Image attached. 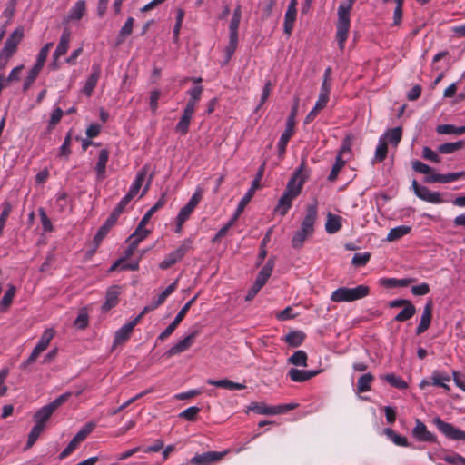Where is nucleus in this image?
<instances>
[{"label": "nucleus", "mask_w": 465, "mask_h": 465, "mask_svg": "<svg viewBox=\"0 0 465 465\" xmlns=\"http://www.w3.org/2000/svg\"><path fill=\"white\" fill-rule=\"evenodd\" d=\"M355 0L341 2L338 7V22L336 25V39L341 51H343L351 27L350 14Z\"/></svg>", "instance_id": "nucleus-1"}, {"label": "nucleus", "mask_w": 465, "mask_h": 465, "mask_svg": "<svg viewBox=\"0 0 465 465\" xmlns=\"http://www.w3.org/2000/svg\"><path fill=\"white\" fill-rule=\"evenodd\" d=\"M54 409H39L33 416L35 426L28 434V439L25 450L31 449L36 442L42 432L45 430L46 423L53 415Z\"/></svg>", "instance_id": "nucleus-2"}, {"label": "nucleus", "mask_w": 465, "mask_h": 465, "mask_svg": "<svg viewBox=\"0 0 465 465\" xmlns=\"http://www.w3.org/2000/svg\"><path fill=\"white\" fill-rule=\"evenodd\" d=\"M370 293L367 285H358L355 288L340 287L332 292L331 300L334 302H351L365 298Z\"/></svg>", "instance_id": "nucleus-3"}, {"label": "nucleus", "mask_w": 465, "mask_h": 465, "mask_svg": "<svg viewBox=\"0 0 465 465\" xmlns=\"http://www.w3.org/2000/svg\"><path fill=\"white\" fill-rule=\"evenodd\" d=\"M193 241L191 239H184L181 242L179 246L172 252L168 253L165 258L160 262L159 268L167 270L173 265L182 261L185 254L192 249Z\"/></svg>", "instance_id": "nucleus-4"}, {"label": "nucleus", "mask_w": 465, "mask_h": 465, "mask_svg": "<svg viewBox=\"0 0 465 465\" xmlns=\"http://www.w3.org/2000/svg\"><path fill=\"white\" fill-rule=\"evenodd\" d=\"M96 427V422L89 421L84 425V427L76 433V435L68 443L66 448L60 453L59 458L64 460L71 455L78 446L88 437V435Z\"/></svg>", "instance_id": "nucleus-5"}, {"label": "nucleus", "mask_w": 465, "mask_h": 465, "mask_svg": "<svg viewBox=\"0 0 465 465\" xmlns=\"http://www.w3.org/2000/svg\"><path fill=\"white\" fill-rule=\"evenodd\" d=\"M298 105H299V99L296 98L295 104H294V105L292 109V112L288 117L286 129L281 135L280 140L277 144L279 156H282L285 154L287 144L294 133V131H293L294 117L296 116V114H297Z\"/></svg>", "instance_id": "nucleus-6"}, {"label": "nucleus", "mask_w": 465, "mask_h": 465, "mask_svg": "<svg viewBox=\"0 0 465 465\" xmlns=\"http://www.w3.org/2000/svg\"><path fill=\"white\" fill-rule=\"evenodd\" d=\"M305 163H302L301 166L294 172L292 178L289 180L284 192L292 194V197H297L306 182L307 175L303 173Z\"/></svg>", "instance_id": "nucleus-7"}, {"label": "nucleus", "mask_w": 465, "mask_h": 465, "mask_svg": "<svg viewBox=\"0 0 465 465\" xmlns=\"http://www.w3.org/2000/svg\"><path fill=\"white\" fill-rule=\"evenodd\" d=\"M433 424L449 440H465V431L454 427L452 424L443 421L440 418L433 419Z\"/></svg>", "instance_id": "nucleus-8"}, {"label": "nucleus", "mask_w": 465, "mask_h": 465, "mask_svg": "<svg viewBox=\"0 0 465 465\" xmlns=\"http://www.w3.org/2000/svg\"><path fill=\"white\" fill-rule=\"evenodd\" d=\"M411 187L415 195L422 201L433 204H439L444 202L440 193L431 192L426 186L420 185L416 180L412 181Z\"/></svg>", "instance_id": "nucleus-9"}, {"label": "nucleus", "mask_w": 465, "mask_h": 465, "mask_svg": "<svg viewBox=\"0 0 465 465\" xmlns=\"http://www.w3.org/2000/svg\"><path fill=\"white\" fill-rule=\"evenodd\" d=\"M203 196V190L201 187H197L193 194L192 195L189 202L180 210L176 218L186 222L194 209L197 207Z\"/></svg>", "instance_id": "nucleus-10"}, {"label": "nucleus", "mask_w": 465, "mask_h": 465, "mask_svg": "<svg viewBox=\"0 0 465 465\" xmlns=\"http://www.w3.org/2000/svg\"><path fill=\"white\" fill-rule=\"evenodd\" d=\"M318 218L317 203L309 204L306 206L305 216L303 217L301 228L302 231L307 232L309 234L314 233V224Z\"/></svg>", "instance_id": "nucleus-11"}, {"label": "nucleus", "mask_w": 465, "mask_h": 465, "mask_svg": "<svg viewBox=\"0 0 465 465\" xmlns=\"http://www.w3.org/2000/svg\"><path fill=\"white\" fill-rule=\"evenodd\" d=\"M226 453V451H207L196 454L192 458L191 463L194 465H211L221 460Z\"/></svg>", "instance_id": "nucleus-12"}, {"label": "nucleus", "mask_w": 465, "mask_h": 465, "mask_svg": "<svg viewBox=\"0 0 465 465\" xmlns=\"http://www.w3.org/2000/svg\"><path fill=\"white\" fill-rule=\"evenodd\" d=\"M198 333H199L198 331H194L191 332L185 338H183L182 341H180L178 343H176L172 348H170L165 352V355L167 357H173L174 355H177L179 353H182V352L187 351L193 344Z\"/></svg>", "instance_id": "nucleus-13"}, {"label": "nucleus", "mask_w": 465, "mask_h": 465, "mask_svg": "<svg viewBox=\"0 0 465 465\" xmlns=\"http://www.w3.org/2000/svg\"><path fill=\"white\" fill-rule=\"evenodd\" d=\"M412 436L421 442L435 443L437 442V437L431 433L427 426L420 420H416V425L412 430Z\"/></svg>", "instance_id": "nucleus-14"}, {"label": "nucleus", "mask_w": 465, "mask_h": 465, "mask_svg": "<svg viewBox=\"0 0 465 465\" xmlns=\"http://www.w3.org/2000/svg\"><path fill=\"white\" fill-rule=\"evenodd\" d=\"M24 37V30L21 27L15 28L13 33L6 39L4 47L1 51L14 55L17 50V46Z\"/></svg>", "instance_id": "nucleus-15"}, {"label": "nucleus", "mask_w": 465, "mask_h": 465, "mask_svg": "<svg viewBox=\"0 0 465 465\" xmlns=\"http://www.w3.org/2000/svg\"><path fill=\"white\" fill-rule=\"evenodd\" d=\"M71 40V32L69 29H64L61 35L59 43L56 46L55 51L54 52L53 57H54V63L52 64V66L56 69V60H58L61 56L66 54L69 48V43Z\"/></svg>", "instance_id": "nucleus-16"}, {"label": "nucleus", "mask_w": 465, "mask_h": 465, "mask_svg": "<svg viewBox=\"0 0 465 465\" xmlns=\"http://www.w3.org/2000/svg\"><path fill=\"white\" fill-rule=\"evenodd\" d=\"M121 294V287L113 285L107 289L105 295V302L103 303L101 310L103 312H107L112 308L115 307L119 302V295Z\"/></svg>", "instance_id": "nucleus-17"}, {"label": "nucleus", "mask_w": 465, "mask_h": 465, "mask_svg": "<svg viewBox=\"0 0 465 465\" xmlns=\"http://www.w3.org/2000/svg\"><path fill=\"white\" fill-rule=\"evenodd\" d=\"M432 309L433 303L431 301L426 302L423 312L420 318V322L416 328V334L420 335L424 333L430 326L431 319H432Z\"/></svg>", "instance_id": "nucleus-18"}, {"label": "nucleus", "mask_w": 465, "mask_h": 465, "mask_svg": "<svg viewBox=\"0 0 465 465\" xmlns=\"http://www.w3.org/2000/svg\"><path fill=\"white\" fill-rule=\"evenodd\" d=\"M465 176L464 172H458V173H450L446 174H432L430 176H426L424 178V182L427 183H448L455 182L462 177Z\"/></svg>", "instance_id": "nucleus-19"}, {"label": "nucleus", "mask_w": 465, "mask_h": 465, "mask_svg": "<svg viewBox=\"0 0 465 465\" xmlns=\"http://www.w3.org/2000/svg\"><path fill=\"white\" fill-rule=\"evenodd\" d=\"M109 154L110 153L107 149H102L98 153L97 163L94 166L98 181H103L106 178V165L109 160Z\"/></svg>", "instance_id": "nucleus-20"}, {"label": "nucleus", "mask_w": 465, "mask_h": 465, "mask_svg": "<svg viewBox=\"0 0 465 465\" xmlns=\"http://www.w3.org/2000/svg\"><path fill=\"white\" fill-rule=\"evenodd\" d=\"M319 372L320 371H304L296 368H291L287 372V376L293 382H304L315 377Z\"/></svg>", "instance_id": "nucleus-21"}, {"label": "nucleus", "mask_w": 465, "mask_h": 465, "mask_svg": "<svg viewBox=\"0 0 465 465\" xmlns=\"http://www.w3.org/2000/svg\"><path fill=\"white\" fill-rule=\"evenodd\" d=\"M92 69L93 73L87 78L82 90L83 93L88 97L92 95L93 91L95 88L101 75V66L99 64H94Z\"/></svg>", "instance_id": "nucleus-22"}, {"label": "nucleus", "mask_w": 465, "mask_h": 465, "mask_svg": "<svg viewBox=\"0 0 465 465\" xmlns=\"http://www.w3.org/2000/svg\"><path fill=\"white\" fill-rule=\"evenodd\" d=\"M263 166H261L255 179L252 183L251 188L247 191V193L244 194V196L241 199L239 202L240 203V210L244 209L246 205L249 203L251 199L252 198L254 192L260 187V181L263 175Z\"/></svg>", "instance_id": "nucleus-23"}, {"label": "nucleus", "mask_w": 465, "mask_h": 465, "mask_svg": "<svg viewBox=\"0 0 465 465\" xmlns=\"http://www.w3.org/2000/svg\"><path fill=\"white\" fill-rule=\"evenodd\" d=\"M136 325H137V320H133V321L127 322L126 324H124L123 327H121L115 332L114 340V345H118V344H121V343L126 341L130 338V336Z\"/></svg>", "instance_id": "nucleus-24"}, {"label": "nucleus", "mask_w": 465, "mask_h": 465, "mask_svg": "<svg viewBox=\"0 0 465 465\" xmlns=\"http://www.w3.org/2000/svg\"><path fill=\"white\" fill-rule=\"evenodd\" d=\"M118 217L114 214L111 213L105 223L100 227L98 232H96L94 242L95 245H99L100 242L104 240V238L107 235L111 228L115 224Z\"/></svg>", "instance_id": "nucleus-25"}, {"label": "nucleus", "mask_w": 465, "mask_h": 465, "mask_svg": "<svg viewBox=\"0 0 465 465\" xmlns=\"http://www.w3.org/2000/svg\"><path fill=\"white\" fill-rule=\"evenodd\" d=\"M306 338V334L302 331H292L288 332L282 341L286 342L291 347H299L302 344Z\"/></svg>", "instance_id": "nucleus-26"}, {"label": "nucleus", "mask_w": 465, "mask_h": 465, "mask_svg": "<svg viewBox=\"0 0 465 465\" xmlns=\"http://www.w3.org/2000/svg\"><path fill=\"white\" fill-rule=\"evenodd\" d=\"M342 226V217L329 213L325 223V230L328 233L333 234L341 230Z\"/></svg>", "instance_id": "nucleus-27"}, {"label": "nucleus", "mask_w": 465, "mask_h": 465, "mask_svg": "<svg viewBox=\"0 0 465 465\" xmlns=\"http://www.w3.org/2000/svg\"><path fill=\"white\" fill-rule=\"evenodd\" d=\"M273 267H274L273 260L269 259L267 261V262L265 263V265L259 272L254 282L259 284L260 286L263 287L265 285V283L267 282L268 279L271 277Z\"/></svg>", "instance_id": "nucleus-28"}, {"label": "nucleus", "mask_w": 465, "mask_h": 465, "mask_svg": "<svg viewBox=\"0 0 465 465\" xmlns=\"http://www.w3.org/2000/svg\"><path fill=\"white\" fill-rule=\"evenodd\" d=\"M207 383L209 385H213L218 388H223L228 391H239L245 388V386L242 383L234 382L228 379H222L218 381L208 380Z\"/></svg>", "instance_id": "nucleus-29"}, {"label": "nucleus", "mask_w": 465, "mask_h": 465, "mask_svg": "<svg viewBox=\"0 0 465 465\" xmlns=\"http://www.w3.org/2000/svg\"><path fill=\"white\" fill-rule=\"evenodd\" d=\"M147 173H148L147 166H143L136 174V177H135L133 184L131 185L129 192L127 193L133 198L139 193V191L145 180Z\"/></svg>", "instance_id": "nucleus-30"}, {"label": "nucleus", "mask_w": 465, "mask_h": 465, "mask_svg": "<svg viewBox=\"0 0 465 465\" xmlns=\"http://www.w3.org/2000/svg\"><path fill=\"white\" fill-rule=\"evenodd\" d=\"M296 197H292V194H289L288 193L284 192L283 194L279 199L275 211L278 212L282 216H284L291 209L292 205V201Z\"/></svg>", "instance_id": "nucleus-31"}, {"label": "nucleus", "mask_w": 465, "mask_h": 465, "mask_svg": "<svg viewBox=\"0 0 465 465\" xmlns=\"http://www.w3.org/2000/svg\"><path fill=\"white\" fill-rule=\"evenodd\" d=\"M149 230L138 224L134 232L128 237L127 242L128 243L133 244V247H137L139 243L149 235Z\"/></svg>", "instance_id": "nucleus-32"}, {"label": "nucleus", "mask_w": 465, "mask_h": 465, "mask_svg": "<svg viewBox=\"0 0 465 465\" xmlns=\"http://www.w3.org/2000/svg\"><path fill=\"white\" fill-rule=\"evenodd\" d=\"M178 279L170 284L163 292H161L156 298L153 299V307L158 308L162 305L166 299L177 289Z\"/></svg>", "instance_id": "nucleus-33"}, {"label": "nucleus", "mask_w": 465, "mask_h": 465, "mask_svg": "<svg viewBox=\"0 0 465 465\" xmlns=\"http://www.w3.org/2000/svg\"><path fill=\"white\" fill-rule=\"evenodd\" d=\"M193 115V114L188 113L183 110V113L175 126L176 133H178L182 135H184L188 133Z\"/></svg>", "instance_id": "nucleus-34"}, {"label": "nucleus", "mask_w": 465, "mask_h": 465, "mask_svg": "<svg viewBox=\"0 0 465 465\" xmlns=\"http://www.w3.org/2000/svg\"><path fill=\"white\" fill-rule=\"evenodd\" d=\"M328 100L318 97V100L316 101L315 105L313 108L308 113L304 119V124H310L312 123L317 115L320 114V112L327 105Z\"/></svg>", "instance_id": "nucleus-35"}, {"label": "nucleus", "mask_w": 465, "mask_h": 465, "mask_svg": "<svg viewBox=\"0 0 465 465\" xmlns=\"http://www.w3.org/2000/svg\"><path fill=\"white\" fill-rule=\"evenodd\" d=\"M411 228L407 225L397 226L389 231L386 239L388 242L397 241L403 237L404 235H407L411 232Z\"/></svg>", "instance_id": "nucleus-36"}, {"label": "nucleus", "mask_w": 465, "mask_h": 465, "mask_svg": "<svg viewBox=\"0 0 465 465\" xmlns=\"http://www.w3.org/2000/svg\"><path fill=\"white\" fill-rule=\"evenodd\" d=\"M134 19L133 17H129L124 25L119 31V34L116 37V45H119L124 43V39L129 36L133 32Z\"/></svg>", "instance_id": "nucleus-37"}, {"label": "nucleus", "mask_w": 465, "mask_h": 465, "mask_svg": "<svg viewBox=\"0 0 465 465\" xmlns=\"http://www.w3.org/2000/svg\"><path fill=\"white\" fill-rule=\"evenodd\" d=\"M430 380L432 385L441 387L447 390L449 389L446 382H449L450 381V377L447 373L440 371H435L432 372Z\"/></svg>", "instance_id": "nucleus-38"}, {"label": "nucleus", "mask_w": 465, "mask_h": 465, "mask_svg": "<svg viewBox=\"0 0 465 465\" xmlns=\"http://www.w3.org/2000/svg\"><path fill=\"white\" fill-rule=\"evenodd\" d=\"M16 288L13 284L8 285V289L5 292L0 302V312H5L13 302V299L15 295Z\"/></svg>", "instance_id": "nucleus-39"}, {"label": "nucleus", "mask_w": 465, "mask_h": 465, "mask_svg": "<svg viewBox=\"0 0 465 465\" xmlns=\"http://www.w3.org/2000/svg\"><path fill=\"white\" fill-rule=\"evenodd\" d=\"M465 146V141L454 143H446L438 146V152L442 154H450L462 149Z\"/></svg>", "instance_id": "nucleus-40"}, {"label": "nucleus", "mask_w": 465, "mask_h": 465, "mask_svg": "<svg viewBox=\"0 0 465 465\" xmlns=\"http://www.w3.org/2000/svg\"><path fill=\"white\" fill-rule=\"evenodd\" d=\"M416 313L415 306L411 302L406 304L403 309L395 316L394 321L402 322L411 319Z\"/></svg>", "instance_id": "nucleus-41"}, {"label": "nucleus", "mask_w": 465, "mask_h": 465, "mask_svg": "<svg viewBox=\"0 0 465 465\" xmlns=\"http://www.w3.org/2000/svg\"><path fill=\"white\" fill-rule=\"evenodd\" d=\"M85 11H86L85 2L84 0H79L70 9L68 17L71 20L78 21L84 15Z\"/></svg>", "instance_id": "nucleus-42"}, {"label": "nucleus", "mask_w": 465, "mask_h": 465, "mask_svg": "<svg viewBox=\"0 0 465 465\" xmlns=\"http://www.w3.org/2000/svg\"><path fill=\"white\" fill-rule=\"evenodd\" d=\"M436 131L440 134H457L461 135L465 134V125L456 127L452 124H440L438 125Z\"/></svg>", "instance_id": "nucleus-43"}, {"label": "nucleus", "mask_w": 465, "mask_h": 465, "mask_svg": "<svg viewBox=\"0 0 465 465\" xmlns=\"http://www.w3.org/2000/svg\"><path fill=\"white\" fill-rule=\"evenodd\" d=\"M402 137V128L395 127L389 129L384 134L383 139L387 141V143H390L393 145H398Z\"/></svg>", "instance_id": "nucleus-44"}, {"label": "nucleus", "mask_w": 465, "mask_h": 465, "mask_svg": "<svg viewBox=\"0 0 465 465\" xmlns=\"http://www.w3.org/2000/svg\"><path fill=\"white\" fill-rule=\"evenodd\" d=\"M308 361V355L304 351H296L289 359L288 362L299 367H306Z\"/></svg>", "instance_id": "nucleus-45"}, {"label": "nucleus", "mask_w": 465, "mask_h": 465, "mask_svg": "<svg viewBox=\"0 0 465 465\" xmlns=\"http://www.w3.org/2000/svg\"><path fill=\"white\" fill-rule=\"evenodd\" d=\"M384 381H386L390 385L396 389H406L408 387L407 382L400 376H397L393 373H388L381 377Z\"/></svg>", "instance_id": "nucleus-46"}, {"label": "nucleus", "mask_w": 465, "mask_h": 465, "mask_svg": "<svg viewBox=\"0 0 465 465\" xmlns=\"http://www.w3.org/2000/svg\"><path fill=\"white\" fill-rule=\"evenodd\" d=\"M384 434L397 446H409L407 438L397 434L392 429H384Z\"/></svg>", "instance_id": "nucleus-47"}, {"label": "nucleus", "mask_w": 465, "mask_h": 465, "mask_svg": "<svg viewBox=\"0 0 465 465\" xmlns=\"http://www.w3.org/2000/svg\"><path fill=\"white\" fill-rule=\"evenodd\" d=\"M238 46V37L229 36L228 45L224 49V60L223 64H227L234 54Z\"/></svg>", "instance_id": "nucleus-48"}, {"label": "nucleus", "mask_w": 465, "mask_h": 465, "mask_svg": "<svg viewBox=\"0 0 465 465\" xmlns=\"http://www.w3.org/2000/svg\"><path fill=\"white\" fill-rule=\"evenodd\" d=\"M373 380L374 377L371 373L361 375L357 381V391L359 392H365L370 391Z\"/></svg>", "instance_id": "nucleus-49"}, {"label": "nucleus", "mask_w": 465, "mask_h": 465, "mask_svg": "<svg viewBox=\"0 0 465 465\" xmlns=\"http://www.w3.org/2000/svg\"><path fill=\"white\" fill-rule=\"evenodd\" d=\"M313 234H309L307 232L302 231V228H300L292 236V246L294 249H300L302 247L304 242Z\"/></svg>", "instance_id": "nucleus-50"}, {"label": "nucleus", "mask_w": 465, "mask_h": 465, "mask_svg": "<svg viewBox=\"0 0 465 465\" xmlns=\"http://www.w3.org/2000/svg\"><path fill=\"white\" fill-rule=\"evenodd\" d=\"M388 153V144L387 141L383 139V137H380L378 145L375 151V161L381 163L383 162Z\"/></svg>", "instance_id": "nucleus-51"}, {"label": "nucleus", "mask_w": 465, "mask_h": 465, "mask_svg": "<svg viewBox=\"0 0 465 465\" xmlns=\"http://www.w3.org/2000/svg\"><path fill=\"white\" fill-rule=\"evenodd\" d=\"M297 11L288 10L284 15V33L290 35L293 30L294 23L296 20Z\"/></svg>", "instance_id": "nucleus-52"}, {"label": "nucleus", "mask_w": 465, "mask_h": 465, "mask_svg": "<svg viewBox=\"0 0 465 465\" xmlns=\"http://www.w3.org/2000/svg\"><path fill=\"white\" fill-rule=\"evenodd\" d=\"M344 165H345V161L341 158V153H339L336 157L335 163H334V164L331 170V173L328 176V180L330 182L336 181L339 173L341 172V170L343 168Z\"/></svg>", "instance_id": "nucleus-53"}, {"label": "nucleus", "mask_w": 465, "mask_h": 465, "mask_svg": "<svg viewBox=\"0 0 465 465\" xmlns=\"http://www.w3.org/2000/svg\"><path fill=\"white\" fill-rule=\"evenodd\" d=\"M54 329H46L39 341L37 342L36 346L39 347V349H42L43 351H45L51 341V340L54 338Z\"/></svg>", "instance_id": "nucleus-54"}, {"label": "nucleus", "mask_w": 465, "mask_h": 465, "mask_svg": "<svg viewBox=\"0 0 465 465\" xmlns=\"http://www.w3.org/2000/svg\"><path fill=\"white\" fill-rule=\"evenodd\" d=\"M52 46H53V43H47L45 45V46H43L41 48L40 52L38 53L37 61H36L35 66H36L40 69H42L44 67L46 58L48 56L49 51L52 48Z\"/></svg>", "instance_id": "nucleus-55"}, {"label": "nucleus", "mask_w": 465, "mask_h": 465, "mask_svg": "<svg viewBox=\"0 0 465 465\" xmlns=\"http://www.w3.org/2000/svg\"><path fill=\"white\" fill-rule=\"evenodd\" d=\"M371 259V253L368 252L355 253L351 260V264L355 267L365 266Z\"/></svg>", "instance_id": "nucleus-56"}, {"label": "nucleus", "mask_w": 465, "mask_h": 465, "mask_svg": "<svg viewBox=\"0 0 465 465\" xmlns=\"http://www.w3.org/2000/svg\"><path fill=\"white\" fill-rule=\"evenodd\" d=\"M411 165H412V169L415 172L420 173H423L426 176H430L432 174H435L431 167H430L429 165L423 163L420 161H418V160L413 161L411 163Z\"/></svg>", "instance_id": "nucleus-57"}, {"label": "nucleus", "mask_w": 465, "mask_h": 465, "mask_svg": "<svg viewBox=\"0 0 465 465\" xmlns=\"http://www.w3.org/2000/svg\"><path fill=\"white\" fill-rule=\"evenodd\" d=\"M12 211V205L8 202H5L3 203V210L0 214V236L3 233V230L5 228V223L10 215V213Z\"/></svg>", "instance_id": "nucleus-58"}, {"label": "nucleus", "mask_w": 465, "mask_h": 465, "mask_svg": "<svg viewBox=\"0 0 465 465\" xmlns=\"http://www.w3.org/2000/svg\"><path fill=\"white\" fill-rule=\"evenodd\" d=\"M41 70L42 69L34 65V67L29 71L28 75L26 76V78L25 79V82H24V85H23L24 91H26L31 87L33 83L37 78Z\"/></svg>", "instance_id": "nucleus-59"}, {"label": "nucleus", "mask_w": 465, "mask_h": 465, "mask_svg": "<svg viewBox=\"0 0 465 465\" xmlns=\"http://www.w3.org/2000/svg\"><path fill=\"white\" fill-rule=\"evenodd\" d=\"M133 197L126 193L122 200L117 203L114 210L112 212L113 214L119 217L120 214L124 211L125 207L129 204V203L132 201Z\"/></svg>", "instance_id": "nucleus-60"}, {"label": "nucleus", "mask_w": 465, "mask_h": 465, "mask_svg": "<svg viewBox=\"0 0 465 465\" xmlns=\"http://www.w3.org/2000/svg\"><path fill=\"white\" fill-rule=\"evenodd\" d=\"M71 139H72V133L71 131L67 133L63 144L60 147V156L68 157L71 154Z\"/></svg>", "instance_id": "nucleus-61"}, {"label": "nucleus", "mask_w": 465, "mask_h": 465, "mask_svg": "<svg viewBox=\"0 0 465 465\" xmlns=\"http://www.w3.org/2000/svg\"><path fill=\"white\" fill-rule=\"evenodd\" d=\"M198 298V295H195L193 296L190 301H188L184 306L180 310V312L177 313V315L175 316V320L178 322H181L185 315L187 314L188 311L190 310L191 306L195 302V301L197 300Z\"/></svg>", "instance_id": "nucleus-62"}, {"label": "nucleus", "mask_w": 465, "mask_h": 465, "mask_svg": "<svg viewBox=\"0 0 465 465\" xmlns=\"http://www.w3.org/2000/svg\"><path fill=\"white\" fill-rule=\"evenodd\" d=\"M180 324L175 319L170 323L167 328L158 336V340L164 341L175 331L177 326Z\"/></svg>", "instance_id": "nucleus-63"}, {"label": "nucleus", "mask_w": 465, "mask_h": 465, "mask_svg": "<svg viewBox=\"0 0 465 465\" xmlns=\"http://www.w3.org/2000/svg\"><path fill=\"white\" fill-rule=\"evenodd\" d=\"M422 157L426 160H429V161L436 163L440 162V158L439 157L437 153L434 152L433 150H431L430 147L423 148Z\"/></svg>", "instance_id": "nucleus-64"}]
</instances>
